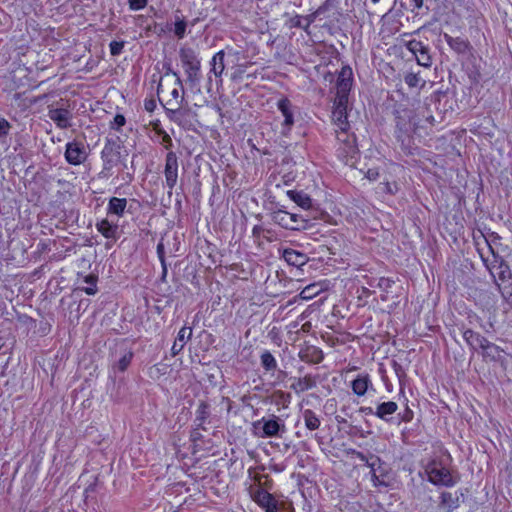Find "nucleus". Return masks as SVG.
<instances>
[{"mask_svg":"<svg viewBox=\"0 0 512 512\" xmlns=\"http://www.w3.org/2000/svg\"><path fill=\"white\" fill-rule=\"evenodd\" d=\"M394 117L395 137L400 143L401 150L406 155H414L417 150L412 136L417 129L414 111L403 105H399L394 110Z\"/></svg>","mask_w":512,"mask_h":512,"instance_id":"1","label":"nucleus"},{"mask_svg":"<svg viewBox=\"0 0 512 512\" xmlns=\"http://www.w3.org/2000/svg\"><path fill=\"white\" fill-rule=\"evenodd\" d=\"M127 150L119 136L106 137L101 151L102 170L101 178H109L113 175V168L121 164L126 167Z\"/></svg>","mask_w":512,"mask_h":512,"instance_id":"2","label":"nucleus"},{"mask_svg":"<svg viewBox=\"0 0 512 512\" xmlns=\"http://www.w3.org/2000/svg\"><path fill=\"white\" fill-rule=\"evenodd\" d=\"M488 251L492 254V259L486 257L480 250L479 254L485 267L489 270L499 290L503 288H511L512 272L508 263L497 253L492 246L485 240Z\"/></svg>","mask_w":512,"mask_h":512,"instance_id":"3","label":"nucleus"},{"mask_svg":"<svg viewBox=\"0 0 512 512\" xmlns=\"http://www.w3.org/2000/svg\"><path fill=\"white\" fill-rule=\"evenodd\" d=\"M336 155L345 165L353 166L359 155L356 136L349 130L336 131Z\"/></svg>","mask_w":512,"mask_h":512,"instance_id":"4","label":"nucleus"},{"mask_svg":"<svg viewBox=\"0 0 512 512\" xmlns=\"http://www.w3.org/2000/svg\"><path fill=\"white\" fill-rule=\"evenodd\" d=\"M252 429L258 438H282L287 431L284 420L274 414L254 421Z\"/></svg>","mask_w":512,"mask_h":512,"instance_id":"5","label":"nucleus"},{"mask_svg":"<svg viewBox=\"0 0 512 512\" xmlns=\"http://www.w3.org/2000/svg\"><path fill=\"white\" fill-rule=\"evenodd\" d=\"M179 57L187 75V82L191 86L198 84L200 81L201 62L196 51L191 47H181Z\"/></svg>","mask_w":512,"mask_h":512,"instance_id":"6","label":"nucleus"},{"mask_svg":"<svg viewBox=\"0 0 512 512\" xmlns=\"http://www.w3.org/2000/svg\"><path fill=\"white\" fill-rule=\"evenodd\" d=\"M425 471L428 475L429 481L434 485L452 487L456 484V480L451 475L450 470L439 460H431L427 464Z\"/></svg>","mask_w":512,"mask_h":512,"instance_id":"7","label":"nucleus"},{"mask_svg":"<svg viewBox=\"0 0 512 512\" xmlns=\"http://www.w3.org/2000/svg\"><path fill=\"white\" fill-rule=\"evenodd\" d=\"M88 146L80 140L74 139L65 145L64 158L68 164L79 166L88 158Z\"/></svg>","mask_w":512,"mask_h":512,"instance_id":"8","label":"nucleus"},{"mask_svg":"<svg viewBox=\"0 0 512 512\" xmlns=\"http://www.w3.org/2000/svg\"><path fill=\"white\" fill-rule=\"evenodd\" d=\"M405 47L413 54L419 65L423 67H430L432 65V57L428 45L412 39L406 42Z\"/></svg>","mask_w":512,"mask_h":512,"instance_id":"9","label":"nucleus"},{"mask_svg":"<svg viewBox=\"0 0 512 512\" xmlns=\"http://www.w3.org/2000/svg\"><path fill=\"white\" fill-rule=\"evenodd\" d=\"M252 499L265 510V512H278L279 504L275 497L260 486L251 488Z\"/></svg>","mask_w":512,"mask_h":512,"instance_id":"10","label":"nucleus"},{"mask_svg":"<svg viewBox=\"0 0 512 512\" xmlns=\"http://www.w3.org/2000/svg\"><path fill=\"white\" fill-rule=\"evenodd\" d=\"M164 175L166 186L169 189L168 194L171 195L178 179V157L173 151L166 154Z\"/></svg>","mask_w":512,"mask_h":512,"instance_id":"11","label":"nucleus"},{"mask_svg":"<svg viewBox=\"0 0 512 512\" xmlns=\"http://www.w3.org/2000/svg\"><path fill=\"white\" fill-rule=\"evenodd\" d=\"M333 5V0H326L322 5H320L313 13L305 16V24L301 23V16L295 15L289 19L288 26L290 28H302L303 30H307L312 23L316 21L318 17L324 14L331 6Z\"/></svg>","mask_w":512,"mask_h":512,"instance_id":"12","label":"nucleus"},{"mask_svg":"<svg viewBox=\"0 0 512 512\" xmlns=\"http://www.w3.org/2000/svg\"><path fill=\"white\" fill-rule=\"evenodd\" d=\"M277 108L284 117L282 134L286 135L294 125V106L288 98L282 97L277 102Z\"/></svg>","mask_w":512,"mask_h":512,"instance_id":"13","label":"nucleus"},{"mask_svg":"<svg viewBox=\"0 0 512 512\" xmlns=\"http://www.w3.org/2000/svg\"><path fill=\"white\" fill-rule=\"evenodd\" d=\"M48 117L60 129H67L71 126L72 114L66 108H49Z\"/></svg>","mask_w":512,"mask_h":512,"instance_id":"14","label":"nucleus"},{"mask_svg":"<svg viewBox=\"0 0 512 512\" xmlns=\"http://www.w3.org/2000/svg\"><path fill=\"white\" fill-rule=\"evenodd\" d=\"M356 456L359 460L365 462V464L371 469V478L375 486L385 484L384 480L380 477L382 475L377 474L376 466H380L381 459L378 456L371 455L369 458L362 452H356Z\"/></svg>","mask_w":512,"mask_h":512,"instance_id":"15","label":"nucleus"},{"mask_svg":"<svg viewBox=\"0 0 512 512\" xmlns=\"http://www.w3.org/2000/svg\"><path fill=\"white\" fill-rule=\"evenodd\" d=\"M298 356L301 361L309 364H318L324 359L323 351L319 347L313 345L306 346L301 349Z\"/></svg>","mask_w":512,"mask_h":512,"instance_id":"16","label":"nucleus"},{"mask_svg":"<svg viewBox=\"0 0 512 512\" xmlns=\"http://www.w3.org/2000/svg\"><path fill=\"white\" fill-rule=\"evenodd\" d=\"M398 410V404L394 401L379 403L375 408V416L379 419L392 423L393 414Z\"/></svg>","mask_w":512,"mask_h":512,"instance_id":"17","label":"nucleus"},{"mask_svg":"<svg viewBox=\"0 0 512 512\" xmlns=\"http://www.w3.org/2000/svg\"><path fill=\"white\" fill-rule=\"evenodd\" d=\"M353 73L349 66H345L338 74L336 90L339 93H349L352 87Z\"/></svg>","mask_w":512,"mask_h":512,"instance_id":"18","label":"nucleus"},{"mask_svg":"<svg viewBox=\"0 0 512 512\" xmlns=\"http://www.w3.org/2000/svg\"><path fill=\"white\" fill-rule=\"evenodd\" d=\"M373 387L369 374H359L352 382L351 389L359 397L364 396Z\"/></svg>","mask_w":512,"mask_h":512,"instance_id":"19","label":"nucleus"},{"mask_svg":"<svg viewBox=\"0 0 512 512\" xmlns=\"http://www.w3.org/2000/svg\"><path fill=\"white\" fill-rule=\"evenodd\" d=\"M282 257L289 265L294 267H302L308 262L306 254L292 248L284 249Z\"/></svg>","mask_w":512,"mask_h":512,"instance_id":"20","label":"nucleus"},{"mask_svg":"<svg viewBox=\"0 0 512 512\" xmlns=\"http://www.w3.org/2000/svg\"><path fill=\"white\" fill-rule=\"evenodd\" d=\"M210 405L206 401H199L197 409L195 411L194 425L198 429L207 430L205 424L210 417Z\"/></svg>","mask_w":512,"mask_h":512,"instance_id":"21","label":"nucleus"},{"mask_svg":"<svg viewBox=\"0 0 512 512\" xmlns=\"http://www.w3.org/2000/svg\"><path fill=\"white\" fill-rule=\"evenodd\" d=\"M462 336L466 344L472 351H478L484 345L487 338L473 331L472 329H465L462 332Z\"/></svg>","mask_w":512,"mask_h":512,"instance_id":"22","label":"nucleus"},{"mask_svg":"<svg viewBox=\"0 0 512 512\" xmlns=\"http://www.w3.org/2000/svg\"><path fill=\"white\" fill-rule=\"evenodd\" d=\"M96 228L107 240L116 242L118 239V225L110 223L107 219H103L96 224Z\"/></svg>","mask_w":512,"mask_h":512,"instance_id":"23","label":"nucleus"},{"mask_svg":"<svg viewBox=\"0 0 512 512\" xmlns=\"http://www.w3.org/2000/svg\"><path fill=\"white\" fill-rule=\"evenodd\" d=\"M444 39L449 47L458 54H466L470 49L469 41L462 37H452L445 33Z\"/></svg>","mask_w":512,"mask_h":512,"instance_id":"24","label":"nucleus"},{"mask_svg":"<svg viewBox=\"0 0 512 512\" xmlns=\"http://www.w3.org/2000/svg\"><path fill=\"white\" fill-rule=\"evenodd\" d=\"M192 336V328L184 326L182 327L177 335V339L172 345L171 354L172 356L178 355L184 348L185 340H189Z\"/></svg>","mask_w":512,"mask_h":512,"instance_id":"25","label":"nucleus"},{"mask_svg":"<svg viewBox=\"0 0 512 512\" xmlns=\"http://www.w3.org/2000/svg\"><path fill=\"white\" fill-rule=\"evenodd\" d=\"M316 386V380L311 375H305L302 378H295L290 388L297 394L303 393Z\"/></svg>","mask_w":512,"mask_h":512,"instance_id":"26","label":"nucleus"},{"mask_svg":"<svg viewBox=\"0 0 512 512\" xmlns=\"http://www.w3.org/2000/svg\"><path fill=\"white\" fill-rule=\"evenodd\" d=\"M484 360L496 362L500 359L503 350L496 344L490 342L488 339L480 348Z\"/></svg>","mask_w":512,"mask_h":512,"instance_id":"27","label":"nucleus"},{"mask_svg":"<svg viewBox=\"0 0 512 512\" xmlns=\"http://www.w3.org/2000/svg\"><path fill=\"white\" fill-rule=\"evenodd\" d=\"M260 364L266 374H274L278 368L277 360L268 350H263L260 354Z\"/></svg>","mask_w":512,"mask_h":512,"instance_id":"28","label":"nucleus"},{"mask_svg":"<svg viewBox=\"0 0 512 512\" xmlns=\"http://www.w3.org/2000/svg\"><path fill=\"white\" fill-rule=\"evenodd\" d=\"M287 196L303 209H309L312 207L311 197L303 191L288 190Z\"/></svg>","mask_w":512,"mask_h":512,"instance_id":"29","label":"nucleus"},{"mask_svg":"<svg viewBox=\"0 0 512 512\" xmlns=\"http://www.w3.org/2000/svg\"><path fill=\"white\" fill-rule=\"evenodd\" d=\"M332 119L334 121V124L339 129L338 131H344V130L350 129V124L348 122L347 109L333 108Z\"/></svg>","mask_w":512,"mask_h":512,"instance_id":"30","label":"nucleus"},{"mask_svg":"<svg viewBox=\"0 0 512 512\" xmlns=\"http://www.w3.org/2000/svg\"><path fill=\"white\" fill-rule=\"evenodd\" d=\"M126 206L127 200L125 198L112 197L109 200L107 212L108 214H113L118 217H122L124 215Z\"/></svg>","mask_w":512,"mask_h":512,"instance_id":"31","label":"nucleus"},{"mask_svg":"<svg viewBox=\"0 0 512 512\" xmlns=\"http://www.w3.org/2000/svg\"><path fill=\"white\" fill-rule=\"evenodd\" d=\"M291 213L287 212L284 209H277L271 213V219L275 224H278L284 229H289L293 227V223H290Z\"/></svg>","mask_w":512,"mask_h":512,"instance_id":"32","label":"nucleus"},{"mask_svg":"<svg viewBox=\"0 0 512 512\" xmlns=\"http://www.w3.org/2000/svg\"><path fill=\"white\" fill-rule=\"evenodd\" d=\"M163 106L168 119L178 125H182V119L187 114L188 110L183 109L182 106L172 107L166 104H163Z\"/></svg>","mask_w":512,"mask_h":512,"instance_id":"33","label":"nucleus"},{"mask_svg":"<svg viewBox=\"0 0 512 512\" xmlns=\"http://www.w3.org/2000/svg\"><path fill=\"white\" fill-rule=\"evenodd\" d=\"M302 418L305 424V427L310 431L317 430L320 425L321 421L318 415L311 409H305L302 412Z\"/></svg>","mask_w":512,"mask_h":512,"instance_id":"34","label":"nucleus"},{"mask_svg":"<svg viewBox=\"0 0 512 512\" xmlns=\"http://www.w3.org/2000/svg\"><path fill=\"white\" fill-rule=\"evenodd\" d=\"M225 53L223 50L217 52L210 62L211 69L210 72L213 73L216 77H221L224 72L225 64H224Z\"/></svg>","mask_w":512,"mask_h":512,"instance_id":"35","label":"nucleus"},{"mask_svg":"<svg viewBox=\"0 0 512 512\" xmlns=\"http://www.w3.org/2000/svg\"><path fill=\"white\" fill-rule=\"evenodd\" d=\"M290 223H293V227L290 230H305L309 227V220L305 219L302 215L297 213H291Z\"/></svg>","mask_w":512,"mask_h":512,"instance_id":"36","label":"nucleus"},{"mask_svg":"<svg viewBox=\"0 0 512 512\" xmlns=\"http://www.w3.org/2000/svg\"><path fill=\"white\" fill-rule=\"evenodd\" d=\"M187 25L188 23L184 20V18H181L175 14L174 34L178 39L184 38Z\"/></svg>","mask_w":512,"mask_h":512,"instance_id":"37","label":"nucleus"},{"mask_svg":"<svg viewBox=\"0 0 512 512\" xmlns=\"http://www.w3.org/2000/svg\"><path fill=\"white\" fill-rule=\"evenodd\" d=\"M171 98L166 101V105L172 107L183 106L185 101L184 93L180 94L179 88H174L170 93Z\"/></svg>","mask_w":512,"mask_h":512,"instance_id":"38","label":"nucleus"},{"mask_svg":"<svg viewBox=\"0 0 512 512\" xmlns=\"http://www.w3.org/2000/svg\"><path fill=\"white\" fill-rule=\"evenodd\" d=\"M84 282L88 284L87 287H84L82 290L87 294V295H94L97 293V276L95 275H87L85 278H84Z\"/></svg>","mask_w":512,"mask_h":512,"instance_id":"39","label":"nucleus"},{"mask_svg":"<svg viewBox=\"0 0 512 512\" xmlns=\"http://www.w3.org/2000/svg\"><path fill=\"white\" fill-rule=\"evenodd\" d=\"M404 81L410 88L422 87L425 84V81H422L419 75L415 73H407L404 76Z\"/></svg>","mask_w":512,"mask_h":512,"instance_id":"40","label":"nucleus"},{"mask_svg":"<svg viewBox=\"0 0 512 512\" xmlns=\"http://www.w3.org/2000/svg\"><path fill=\"white\" fill-rule=\"evenodd\" d=\"M132 358H133V353L132 352H128V353L124 354L119 359V361L116 363L115 367L119 371L124 372L128 368V366L130 365V363L132 361Z\"/></svg>","mask_w":512,"mask_h":512,"instance_id":"41","label":"nucleus"},{"mask_svg":"<svg viewBox=\"0 0 512 512\" xmlns=\"http://www.w3.org/2000/svg\"><path fill=\"white\" fill-rule=\"evenodd\" d=\"M441 504L448 507H457L458 498H454L450 492L441 493Z\"/></svg>","mask_w":512,"mask_h":512,"instance_id":"42","label":"nucleus"},{"mask_svg":"<svg viewBox=\"0 0 512 512\" xmlns=\"http://www.w3.org/2000/svg\"><path fill=\"white\" fill-rule=\"evenodd\" d=\"M348 96L349 93H339L336 92V97L334 100V108H345L348 107Z\"/></svg>","mask_w":512,"mask_h":512,"instance_id":"43","label":"nucleus"},{"mask_svg":"<svg viewBox=\"0 0 512 512\" xmlns=\"http://www.w3.org/2000/svg\"><path fill=\"white\" fill-rule=\"evenodd\" d=\"M392 368L397 376V378L399 379V382H400V385L403 384L405 378L407 377V374H406V371L404 369V367L398 363L397 361L393 360L392 361Z\"/></svg>","mask_w":512,"mask_h":512,"instance_id":"44","label":"nucleus"},{"mask_svg":"<svg viewBox=\"0 0 512 512\" xmlns=\"http://www.w3.org/2000/svg\"><path fill=\"white\" fill-rule=\"evenodd\" d=\"M126 124V118L122 114H116L113 120L110 122V128L118 132Z\"/></svg>","mask_w":512,"mask_h":512,"instance_id":"45","label":"nucleus"},{"mask_svg":"<svg viewBox=\"0 0 512 512\" xmlns=\"http://www.w3.org/2000/svg\"><path fill=\"white\" fill-rule=\"evenodd\" d=\"M10 129L11 124L5 118L0 117V141H5Z\"/></svg>","mask_w":512,"mask_h":512,"instance_id":"46","label":"nucleus"},{"mask_svg":"<svg viewBox=\"0 0 512 512\" xmlns=\"http://www.w3.org/2000/svg\"><path fill=\"white\" fill-rule=\"evenodd\" d=\"M125 42L124 41H112L109 44L110 53L112 56H118L122 53L124 48Z\"/></svg>","mask_w":512,"mask_h":512,"instance_id":"47","label":"nucleus"},{"mask_svg":"<svg viewBox=\"0 0 512 512\" xmlns=\"http://www.w3.org/2000/svg\"><path fill=\"white\" fill-rule=\"evenodd\" d=\"M398 418H399V422L398 423H401V422L409 423L414 418V412H413L412 409H410L408 406H406L404 411L402 413L398 414Z\"/></svg>","mask_w":512,"mask_h":512,"instance_id":"48","label":"nucleus"},{"mask_svg":"<svg viewBox=\"0 0 512 512\" xmlns=\"http://www.w3.org/2000/svg\"><path fill=\"white\" fill-rule=\"evenodd\" d=\"M315 286L314 285H309L307 287H305L299 294L300 298L301 299H304V300H308V299H311L314 295L317 294V292H314Z\"/></svg>","mask_w":512,"mask_h":512,"instance_id":"49","label":"nucleus"},{"mask_svg":"<svg viewBox=\"0 0 512 512\" xmlns=\"http://www.w3.org/2000/svg\"><path fill=\"white\" fill-rule=\"evenodd\" d=\"M148 0H129V8L138 11L146 7Z\"/></svg>","mask_w":512,"mask_h":512,"instance_id":"50","label":"nucleus"},{"mask_svg":"<svg viewBox=\"0 0 512 512\" xmlns=\"http://www.w3.org/2000/svg\"><path fill=\"white\" fill-rule=\"evenodd\" d=\"M394 281L390 278L382 277L379 279L378 287L382 289L385 292H388V290L393 286Z\"/></svg>","mask_w":512,"mask_h":512,"instance_id":"51","label":"nucleus"},{"mask_svg":"<svg viewBox=\"0 0 512 512\" xmlns=\"http://www.w3.org/2000/svg\"><path fill=\"white\" fill-rule=\"evenodd\" d=\"M156 251H157V256L160 260V263L164 264V262H166V258H165V246H164V243L162 240L159 241V243L157 244Z\"/></svg>","mask_w":512,"mask_h":512,"instance_id":"52","label":"nucleus"},{"mask_svg":"<svg viewBox=\"0 0 512 512\" xmlns=\"http://www.w3.org/2000/svg\"><path fill=\"white\" fill-rule=\"evenodd\" d=\"M96 491V484L92 483L89 484L85 490H84V498L85 502L88 503L90 500H92V494Z\"/></svg>","mask_w":512,"mask_h":512,"instance_id":"53","label":"nucleus"},{"mask_svg":"<svg viewBox=\"0 0 512 512\" xmlns=\"http://www.w3.org/2000/svg\"><path fill=\"white\" fill-rule=\"evenodd\" d=\"M156 100L154 98L145 99L144 108L147 112L152 113L156 109Z\"/></svg>","mask_w":512,"mask_h":512,"instance_id":"54","label":"nucleus"},{"mask_svg":"<svg viewBox=\"0 0 512 512\" xmlns=\"http://www.w3.org/2000/svg\"><path fill=\"white\" fill-rule=\"evenodd\" d=\"M501 292V295L503 296V298L510 304L512 305V285H511V288H503L501 290H499Z\"/></svg>","mask_w":512,"mask_h":512,"instance_id":"55","label":"nucleus"},{"mask_svg":"<svg viewBox=\"0 0 512 512\" xmlns=\"http://www.w3.org/2000/svg\"><path fill=\"white\" fill-rule=\"evenodd\" d=\"M379 177V172L377 169H368L366 172V178H368L370 181H375Z\"/></svg>","mask_w":512,"mask_h":512,"instance_id":"56","label":"nucleus"},{"mask_svg":"<svg viewBox=\"0 0 512 512\" xmlns=\"http://www.w3.org/2000/svg\"><path fill=\"white\" fill-rule=\"evenodd\" d=\"M161 373L162 372H161V368L159 365H154L153 367L150 368V371H149L151 378H155V377L158 378Z\"/></svg>","mask_w":512,"mask_h":512,"instance_id":"57","label":"nucleus"},{"mask_svg":"<svg viewBox=\"0 0 512 512\" xmlns=\"http://www.w3.org/2000/svg\"><path fill=\"white\" fill-rule=\"evenodd\" d=\"M201 429H198L197 426L192 430L191 432V440L192 441H199L202 439V434L200 433Z\"/></svg>","mask_w":512,"mask_h":512,"instance_id":"58","label":"nucleus"},{"mask_svg":"<svg viewBox=\"0 0 512 512\" xmlns=\"http://www.w3.org/2000/svg\"><path fill=\"white\" fill-rule=\"evenodd\" d=\"M412 4V8H411V11L414 12L415 10H419L423 7L424 5V0H412L411 1Z\"/></svg>","mask_w":512,"mask_h":512,"instance_id":"59","label":"nucleus"},{"mask_svg":"<svg viewBox=\"0 0 512 512\" xmlns=\"http://www.w3.org/2000/svg\"><path fill=\"white\" fill-rule=\"evenodd\" d=\"M163 68L165 70V75H176L177 71L173 70L170 63H163Z\"/></svg>","mask_w":512,"mask_h":512,"instance_id":"60","label":"nucleus"},{"mask_svg":"<svg viewBox=\"0 0 512 512\" xmlns=\"http://www.w3.org/2000/svg\"><path fill=\"white\" fill-rule=\"evenodd\" d=\"M162 142L165 144V147L168 149L170 146H172V139L171 137L167 134V133H164L163 137H162Z\"/></svg>","mask_w":512,"mask_h":512,"instance_id":"61","label":"nucleus"},{"mask_svg":"<svg viewBox=\"0 0 512 512\" xmlns=\"http://www.w3.org/2000/svg\"><path fill=\"white\" fill-rule=\"evenodd\" d=\"M359 412L365 415H375V410L372 407H360Z\"/></svg>","mask_w":512,"mask_h":512,"instance_id":"62","label":"nucleus"},{"mask_svg":"<svg viewBox=\"0 0 512 512\" xmlns=\"http://www.w3.org/2000/svg\"><path fill=\"white\" fill-rule=\"evenodd\" d=\"M47 97H48V94L39 95V96L35 97L34 99L30 100V105L36 104L39 102H43Z\"/></svg>","mask_w":512,"mask_h":512,"instance_id":"63","label":"nucleus"},{"mask_svg":"<svg viewBox=\"0 0 512 512\" xmlns=\"http://www.w3.org/2000/svg\"><path fill=\"white\" fill-rule=\"evenodd\" d=\"M9 350V347L6 345V341L4 338L0 337V352L5 354Z\"/></svg>","mask_w":512,"mask_h":512,"instance_id":"64","label":"nucleus"}]
</instances>
